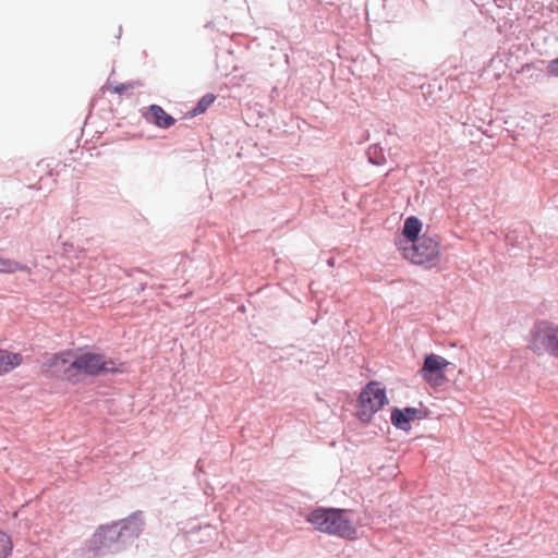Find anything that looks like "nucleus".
<instances>
[{"instance_id": "nucleus-1", "label": "nucleus", "mask_w": 558, "mask_h": 558, "mask_svg": "<svg viewBox=\"0 0 558 558\" xmlns=\"http://www.w3.org/2000/svg\"><path fill=\"white\" fill-rule=\"evenodd\" d=\"M142 511L128 518L100 525L86 543L87 551L94 556L114 555L131 546L144 530Z\"/></svg>"}, {"instance_id": "nucleus-2", "label": "nucleus", "mask_w": 558, "mask_h": 558, "mask_svg": "<svg viewBox=\"0 0 558 558\" xmlns=\"http://www.w3.org/2000/svg\"><path fill=\"white\" fill-rule=\"evenodd\" d=\"M349 510L338 508H317L307 515V521L316 530L345 539L356 537V527L349 519Z\"/></svg>"}, {"instance_id": "nucleus-3", "label": "nucleus", "mask_w": 558, "mask_h": 558, "mask_svg": "<svg viewBox=\"0 0 558 558\" xmlns=\"http://www.w3.org/2000/svg\"><path fill=\"white\" fill-rule=\"evenodd\" d=\"M396 245L402 251L403 257L415 265L432 268L440 259L439 242L426 234L410 245H402V242H396Z\"/></svg>"}, {"instance_id": "nucleus-4", "label": "nucleus", "mask_w": 558, "mask_h": 558, "mask_svg": "<svg viewBox=\"0 0 558 558\" xmlns=\"http://www.w3.org/2000/svg\"><path fill=\"white\" fill-rule=\"evenodd\" d=\"M387 403L386 389L379 383L371 381L360 393L356 416L360 421L367 423Z\"/></svg>"}, {"instance_id": "nucleus-5", "label": "nucleus", "mask_w": 558, "mask_h": 558, "mask_svg": "<svg viewBox=\"0 0 558 558\" xmlns=\"http://www.w3.org/2000/svg\"><path fill=\"white\" fill-rule=\"evenodd\" d=\"M530 347L535 353L547 352L558 357V327L539 322L531 330Z\"/></svg>"}, {"instance_id": "nucleus-6", "label": "nucleus", "mask_w": 558, "mask_h": 558, "mask_svg": "<svg viewBox=\"0 0 558 558\" xmlns=\"http://www.w3.org/2000/svg\"><path fill=\"white\" fill-rule=\"evenodd\" d=\"M72 351H63L52 354L43 364V373L61 379L71 380L75 374V367L71 366Z\"/></svg>"}, {"instance_id": "nucleus-7", "label": "nucleus", "mask_w": 558, "mask_h": 558, "mask_svg": "<svg viewBox=\"0 0 558 558\" xmlns=\"http://www.w3.org/2000/svg\"><path fill=\"white\" fill-rule=\"evenodd\" d=\"M448 365L449 362L445 357L434 353L426 354L421 368V375L428 384L439 386L445 380L444 369Z\"/></svg>"}, {"instance_id": "nucleus-8", "label": "nucleus", "mask_w": 558, "mask_h": 558, "mask_svg": "<svg viewBox=\"0 0 558 558\" xmlns=\"http://www.w3.org/2000/svg\"><path fill=\"white\" fill-rule=\"evenodd\" d=\"M71 366L75 367V372L86 375L97 376L101 374L104 364L101 363V354L82 353L73 359Z\"/></svg>"}, {"instance_id": "nucleus-9", "label": "nucleus", "mask_w": 558, "mask_h": 558, "mask_svg": "<svg viewBox=\"0 0 558 558\" xmlns=\"http://www.w3.org/2000/svg\"><path fill=\"white\" fill-rule=\"evenodd\" d=\"M418 414L420 410L413 407L395 408L391 411L390 420L396 428L408 432L411 429V422L420 418Z\"/></svg>"}, {"instance_id": "nucleus-10", "label": "nucleus", "mask_w": 558, "mask_h": 558, "mask_svg": "<svg viewBox=\"0 0 558 558\" xmlns=\"http://www.w3.org/2000/svg\"><path fill=\"white\" fill-rule=\"evenodd\" d=\"M422 230V222L418 218L410 216L405 219L402 238H399L396 242H402V245H410L420 240V232Z\"/></svg>"}, {"instance_id": "nucleus-11", "label": "nucleus", "mask_w": 558, "mask_h": 558, "mask_svg": "<svg viewBox=\"0 0 558 558\" xmlns=\"http://www.w3.org/2000/svg\"><path fill=\"white\" fill-rule=\"evenodd\" d=\"M23 361L21 353L0 349V376L13 371Z\"/></svg>"}, {"instance_id": "nucleus-12", "label": "nucleus", "mask_w": 558, "mask_h": 558, "mask_svg": "<svg viewBox=\"0 0 558 558\" xmlns=\"http://www.w3.org/2000/svg\"><path fill=\"white\" fill-rule=\"evenodd\" d=\"M149 114L154 123L161 129H169L175 123V119L168 114L160 106L150 105L148 108Z\"/></svg>"}, {"instance_id": "nucleus-13", "label": "nucleus", "mask_w": 558, "mask_h": 558, "mask_svg": "<svg viewBox=\"0 0 558 558\" xmlns=\"http://www.w3.org/2000/svg\"><path fill=\"white\" fill-rule=\"evenodd\" d=\"M15 271H25L31 274L32 270L27 265H23L14 259L0 257V272L14 274Z\"/></svg>"}, {"instance_id": "nucleus-14", "label": "nucleus", "mask_w": 558, "mask_h": 558, "mask_svg": "<svg viewBox=\"0 0 558 558\" xmlns=\"http://www.w3.org/2000/svg\"><path fill=\"white\" fill-rule=\"evenodd\" d=\"M367 159L371 163L380 166L386 162V158L383 148L379 145H372L366 150Z\"/></svg>"}, {"instance_id": "nucleus-15", "label": "nucleus", "mask_w": 558, "mask_h": 558, "mask_svg": "<svg viewBox=\"0 0 558 558\" xmlns=\"http://www.w3.org/2000/svg\"><path fill=\"white\" fill-rule=\"evenodd\" d=\"M216 97L213 94L204 95L196 106L192 109L191 113L193 117L204 113L215 101Z\"/></svg>"}, {"instance_id": "nucleus-16", "label": "nucleus", "mask_w": 558, "mask_h": 558, "mask_svg": "<svg viewBox=\"0 0 558 558\" xmlns=\"http://www.w3.org/2000/svg\"><path fill=\"white\" fill-rule=\"evenodd\" d=\"M101 363L104 364V368L101 369V374L106 373H123L125 371L124 363H117L112 359H107L101 354Z\"/></svg>"}, {"instance_id": "nucleus-17", "label": "nucleus", "mask_w": 558, "mask_h": 558, "mask_svg": "<svg viewBox=\"0 0 558 558\" xmlns=\"http://www.w3.org/2000/svg\"><path fill=\"white\" fill-rule=\"evenodd\" d=\"M13 549L11 537L0 530V558H8Z\"/></svg>"}, {"instance_id": "nucleus-18", "label": "nucleus", "mask_w": 558, "mask_h": 558, "mask_svg": "<svg viewBox=\"0 0 558 558\" xmlns=\"http://www.w3.org/2000/svg\"><path fill=\"white\" fill-rule=\"evenodd\" d=\"M547 73H548V75H550V76H555V77H557V76H558V58H557V59L551 60V61L548 63V66H547Z\"/></svg>"}, {"instance_id": "nucleus-19", "label": "nucleus", "mask_w": 558, "mask_h": 558, "mask_svg": "<svg viewBox=\"0 0 558 558\" xmlns=\"http://www.w3.org/2000/svg\"><path fill=\"white\" fill-rule=\"evenodd\" d=\"M130 88H133L132 84H119L114 87V93L119 94V95H122L124 94L128 89Z\"/></svg>"}, {"instance_id": "nucleus-20", "label": "nucleus", "mask_w": 558, "mask_h": 558, "mask_svg": "<svg viewBox=\"0 0 558 558\" xmlns=\"http://www.w3.org/2000/svg\"><path fill=\"white\" fill-rule=\"evenodd\" d=\"M327 264H328V266H333L335 265V258L333 257L328 258Z\"/></svg>"}]
</instances>
